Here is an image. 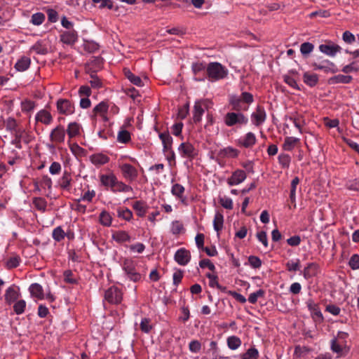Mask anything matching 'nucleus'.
<instances>
[{
  "label": "nucleus",
  "instance_id": "obj_1",
  "mask_svg": "<svg viewBox=\"0 0 359 359\" xmlns=\"http://www.w3.org/2000/svg\"><path fill=\"white\" fill-rule=\"evenodd\" d=\"M228 75V69L219 62H210L207 66V79L216 81L224 79Z\"/></svg>",
  "mask_w": 359,
  "mask_h": 359
},
{
  "label": "nucleus",
  "instance_id": "obj_2",
  "mask_svg": "<svg viewBox=\"0 0 359 359\" xmlns=\"http://www.w3.org/2000/svg\"><path fill=\"white\" fill-rule=\"evenodd\" d=\"M224 122L228 127L246 126L248 118L242 112L230 111L224 116Z\"/></svg>",
  "mask_w": 359,
  "mask_h": 359
},
{
  "label": "nucleus",
  "instance_id": "obj_3",
  "mask_svg": "<svg viewBox=\"0 0 359 359\" xmlns=\"http://www.w3.org/2000/svg\"><path fill=\"white\" fill-rule=\"evenodd\" d=\"M123 178L129 182L135 181L138 177L137 169L131 164L125 163L119 165Z\"/></svg>",
  "mask_w": 359,
  "mask_h": 359
},
{
  "label": "nucleus",
  "instance_id": "obj_4",
  "mask_svg": "<svg viewBox=\"0 0 359 359\" xmlns=\"http://www.w3.org/2000/svg\"><path fill=\"white\" fill-rule=\"evenodd\" d=\"M122 267L129 278L134 282H137L141 278V275L135 270V263L131 259H124Z\"/></svg>",
  "mask_w": 359,
  "mask_h": 359
},
{
  "label": "nucleus",
  "instance_id": "obj_5",
  "mask_svg": "<svg viewBox=\"0 0 359 359\" xmlns=\"http://www.w3.org/2000/svg\"><path fill=\"white\" fill-rule=\"evenodd\" d=\"M191 70L195 81H204L207 79V67L203 62L192 63Z\"/></svg>",
  "mask_w": 359,
  "mask_h": 359
},
{
  "label": "nucleus",
  "instance_id": "obj_6",
  "mask_svg": "<svg viewBox=\"0 0 359 359\" xmlns=\"http://www.w3.org/2000/svg\"><path fill=\"white\" fill-rule=\"evenodd\" d=\"M319 50L328 56L334 57L337 53L341 52V48L334 42L328 41L323 44H320L319 46Z\"/></svg>",
  "mask_w": 359,
  "mask_h": 359
},
{
  "label": "nucleus",
  "instance_id": "obj_7",
  "mask_svg": "<svg viewBox=\"0 0 359 359\" xmlns=\"http://www.w3.org/2000/svg\"><path fill=\"white\" fill-rule=\"evenodd\" d=\"M66 131L64 126L58 125L53 129L50 133V140L55 144H61L65 142Z\"/></svg>",
  "mask_w": 359,
  "mask_h": 359
},
{
  "label": "nucleus",
  "instance_id": "obj_8",
  "mask_svg": "<svg viewBox=\"0 0 359 359\" xmlns=\"http://www.w3.org/2000/svg\"><path fill=\"white\" fill-rule=\"evenodd\" d=\"M57 111L65 115L72 114L74 111V107L67 99H59L56 103Z\"/></svg>",
  "mask_w": 359,
  "mask_h": 359
},
{
  "label": "nucleus",
  "instance_id": "obj_9",
  "mask_svg": "<svg viewBox=\"0 0 359 359\" xmlns=\"http://www.w3.org/2000/svg\"><path fill=\"white\" fill-rule=\"evenodd\" d=\"M178 150L182 157L194 158L197 156L195 147L189 142H182L178 147Z\"/></svg>",
  "mask_w": 359,
  "mask_h": 359
},
{
  "label": "nucleus",
  "instance_id": "obj_10",
  "mask_svg": "<svg viewBox=\"0 0 359 359\" xmlns=\"http://www.w3.org/2000/svg\"><path fill=\"white\" fill-rule=\"evenodd\" d=\"M174 259L178 264L186 266L190 262L191 252L184 248H180L176 251Z\"/></svg>",
  "mask_w": 359,
  "mask_h": 359
},
{
  "label": "nucleus",
  "instance_id": "obj_11",
  "mask_svg": "<svg viewBox=\"0 0 359 359\" xmlns=\"http://www.w3.org/2000/svg\"><path fill=\"white\" fill-rule=\"evenodd\" d=\"M266 118V114L262 106L258 105L251 114V121L255 126H261Z\"/></svg>",
  "mask_w": 359,
  "mask_h": 359
},
{
  "label": "nucleus",
  "instance_id": "obj_12",
  "mask_svg": "<svg viewBox=\"0 0 359 359\" xmlns=\"http://www.w3.org/2000/svg\"><path fill=\"white\" fill-rule=\"evenodd\" d=\"M257 142V137L252 132H248L238 140V145L245 149L252 148Z\"/></svg>",
  "mask_w": 359,
  "mask_h": 359
},
{
  "label": "nucleus",
  "instance_id": "obj_13",
  "mask_svg": "<svg viewBox=\"0 0 359 359\" xmlns=\"http://www.w3.org/2000/svg\"><path fill=\"white\" fill-rule=\"evenodd\" d=\"M247 177L246 172L241 169L236 170L230 177L227 179L229 186H235L242 183Z\"/></svg>",
  "mask_w": 359,
  "mask_h": 359
},
{
  "label": "nucleus",
  "instance_id": "obj_14",
  "mask_svg": "<svg viewBox=\"0 0 359 359\" xmlns=\"http://www.w3.org/2000/svg\"><path fill=\"white\" fill-rule=\"evenodd\" d=\"M53 121V118L51 114L46 109H43L39 111L35 116L36 125L39 123H41L46 126H48Z\"/></svg>",
  "mask_w": 359,
  "mask_h": 359
},
{
  "label": "nucleus",
  "instance_id": "obj_15",
  "mask_svg": "<svg viewBox=\"0 0 359 359\" xmlns=\"http://www.w3.org/2000/svg\"><path fill=\"white\" fill-rule=\"evenodd\" d=\"M60 36V41L67 45H73L78 40V34L74 29L62 32Z\"/></svg>",
  "mask_w": 359,
  "mask_h": 359
},
{
  "label": "nucleus",
  "instance_id": "obj_16",
  "mask_svg": "<svg viewBox=\"0 0 359 359\" xmlns=\"http://www.w3.org/2000/svg\"><path fill=\"white\" fill-rule=\"evenodd\" d=\"M72 177L71 173L65 170L62 176L58 180L57 183L62 190L70 191L72 189Z\"/></svg>",
  "mask_w": 359,
  "mask_h": 359
},
{
  "label": "nucleus",
  "instance_id": "obj_17",
  "mask_svg": "<svg viewBox=\"0 0 359 359\" xmlns=\"http://www.w3.org/2000/svg\"><path fill=\"white\" fill-rule=\"evenodd\" d=\"M203 105H205V102L201 100L196 101L194 103L193 109V121L195 123H199L202 119V116L205 111L204 108L203 107Z\"/></svg>",
  "mask_w": 359,
  "mask_h": 359
},
{
  "label": "nucleus",
  "instance_id": "obj_18",
  "mask_svg": "<svg viewBox=\"0 0 359 359\" xmlns=\"http://www.w3.org/2000/svg\"><path fill=\"white\" fill-rule=\"evenodd\" d=\"M100 182L102 185L107 188H110L111 191L114 189V187L116 180V176L114 173L103 174L100 176Z\"/></svg>",
  "mask_w": 359,
  "mask_h": 359
},
{
  "label": "nucleus",
  "instance_id": "obj_19",
  "mask_svg": "<svg viewBox=\"0 0 359 359\" xmlns=\"http://www.w3.org/2000/svg\"><path fill=\"white\" fill-rule=\"evenodd\" d=\"M123 299L122 293H104L103 304L106 307V304H118Z\"/></svg>",
  "mask_w": 359,
  "mask_h": 359
},
{
  "label": "nucleus",
  "instance_id": "obj_20",
  "mask_svg": "<svg viewBox=\"0 0 359 359\" xmlns=\"http://www.w3.org/2000/svg\"><path fill=\"white\" fill-rule=\"evenodd\" d=\"M63 281L65 283L69 285H74L78 284L79 278L76 272L67 269L63 271Z\"/></svg>",
  "mask_w": 359,
  "mask_h": 359
},
{
  "label": "nucleus",
  "instance_id": "obj_21",
  "mask_svg": "<svg viewBox=\"0 0 359 359\" xmlns=\"http://www.w3.org/2000/svg\"><path fill=\"white\" fill-rule=\"evenodd\" d=\"M230 104L232 107V109L236 112H241L242 111H247L248 106L239 99L238 96H232L230 98Z\"/></svg>",
  "mask_w": 359,
  "mask_h": 359
},
{
  "label": "nucleus",
  "instance_id": "obj_22",
  "mask_svg": "<svg viewBox=\"0 0 359 359\" xmlns=\"http://www.w3.org/2000/svg\"><path fill=\"white\" fill-rule=\"evenodd\" d=\"M319 272V265L317 263L311 262L307 264L303 271V276L308 279L316 276Z\"/></svg>",
  "mask_w": 359,
  "mask_h": 359
},
{
  "label": "nucleus",
  "instance_id": "obj_23",
  "mask_svg": "<svg viewBox=\"0 0 359 359\" xmlns=\"http://www.w3.org/2000/svg\"><path fill=\"white\" fill-rule=\"evenodd\" d=\"M159 138L162 142L163 147V151L165 154L168 151L172 150V137L170 135V134L168 132L161 133L159 134Z\"/></svg>",
  "mask_w": 359,
  "mask_h": 359
},
{
  "label": "nucleus",
  "instance_id": "obj_24",
  "mask_svg": "<svg viewBox=\"0 0 359 359\" xmlns=\"http://www.w3.org/2000/svg\"><path fill=\"white\" fill-rule=\"evenodd\" d=\"M133 208L138 217H143L147 212L149 206L143 201H137L133 204Z\"/></svg>",
  "mask_w": 359,
  "mask_h": 359
},
{
  "label": "nucleus",
  "instance_id": "obj_25",
  "mask_svg": "<svg viewBox=\"0 0 359 359\" xmlns=\"http://www.w3.org/2000/svg\"><path fill=\"white\" fill-rule=\"evenodd\" d=\"M90 160L95 166H100L107 163L109 161V158L105 154L98 153L91 155Z\"/></svg>",
  "mask_w": 359,
  "mask_h": 359
},
{
  "label": "nucleus",
  "instance_id": "obj_26",
  "mask_svg": "<svg viewBox=\"0 0 359 359\" xmlns=\"http://www.w3.org/2000/svg\"><path fill=\"white\" fill-rule=\"evenodd\" d=\"M109 108V104L106 101H102L97 104L92 111V118H95L97 115L107 114Z\"/></svg>",
  "mask_w": 359,
  "mask_h": 359
},
{
  "label": "nucleus",
  "instance_id": "obj_27",
  "mask_svg": "<svg viewBox=\"0 0 359 359\" xmlns=\"http://www.w3.org/2000/svg\"><path fill=\"white\" fill-rule=\"evenodd\" d=\"M312 67L314 70H323L325 72H328L332 70L334 65L328 60H324L319 63L313 62Z\"/></svg>",
  "mask_w": 359,
  "mask_h": 359
},
{
  "label": "nucleus",
  "instance_id": "obj_28",
  "mask_svg": "<svg viewBox=\"0 0 359 359\" xmlns=\"http://www.w3.org/2000/svg\"><path fill=\"white\" fill-rule=\"evenodd\" d=\"M123 73H124L126 78H127L130 81V83H132L133 84H134L137 86H139V87L144 86V82L141 79V78L138 76L135 75L133 73H132L129 69L124 68Z\"/></svg>",
  "mask_w": 359,
  "mask_h": 359
},
{
  "label": "nucleus",
  "instance_id": "obj_29",
  "mask_svg": "<svg viewBox=\"0 0 359 359\" xmlns=\"http://www.w3.org/2000/svg\"><path fill=\"white\" fill-rule=\"evenodd\" d=\"M81 127L76 122L69 123L67 126V133L69 138H73L80 135Z\"/></svg>",
  "mask_w": 359,
  "mask_h": 359
},
{
  "label": "nucleus",
  "instance_id": "obj_30",
  "mask_svg": "<svg viewBox=\"0 0 359 359\" xmlns=\"http://www.w3.org/2000/svg\"><path fill=\"white\" fill-rule=\"evenodd\" d=\"M112 238L117 243H121L130 241V236L125 231H116L112 234Z\"/></svg>",
  "mask_w": 359,
  "mask_h": 359
},
{
  "label": "nucleus",
  "instance_id": "obj_31",
  "mask_svg": "<svg viewBox=\"0 0 359 359\" xmlns=\"http://www.w3.org/2000/svg\"><path fill=\"white\" fill-rule=\"evenodd\" d=\"M31 60L29 57L22 56L15 65V68L19 72L26 71L30 66Z\"/></svg>",
  "mask_w": 359,
  "mask_h": 359
},
{
  "label": "nucleus",
  "instance_id": "obj_32",
  "mask_svg": "<svg viewBox=\"0 0 359 359\" xmlns=\"http://www.w3.org/2000/svg\"><path fill=\"white\" fill-rule=\"evenodd\" d=\"M299 183V179L297 177L293 178L291 182L290 192V200L294 208L296 207V189Z\"/></svg>",
  "mask_w": 359,
  "mask_h": 359
},
{
  "label": "nucleus",
  "instance_id": "obj_33",
  "mask_svg": "<svg viewBox=\"0 0 359 359\" xmlns=\"http://www.w3.org/2000/svg\"><path fill=\"white\" fill-rule=\"evenodd\" d=\"M303 81L307 86L313 87L318 82V76L316 74L305 72L303 75Z\"/></svg>",
  "mask_w": 359,
  "mask_h": 359
},
{
  "label": "nucleus",
  "instance_id": "obj_34",
  "mask_svg": "<svg viewBox=\"0 0 359 359\" xmlns=\"http://www.w3.org/2000/svg\"><path fill=\"white\" fill-rule=\"evenodd\" d=\"M133 189L132 187L128 185L123 182L122 181L116 180L115 185L114 187V189L111 190L112 192H130L133 191Z\"/></svg>",
  "mask_w": 359,
  "mask_h": 359
},
{
  "label": "nucleus",
  "instance_id": "obj_35",
  "mask_svg": "<svg viewBox=\"0 0 359 359\" xmlns=\"http://www.w3.org/2000/svg\"><path fill=\"white\" fill-rule=\"evenodd\" d=\"M224 224V216L221 212H216L213 219L214 229L219 233L222 229Z\"/></svg>",
  "mask_w": 359,
  "mask_h": 359
},
{
  "label": "nucleus",
  "instance_id": "obj_36",
  "mask_svg": "<svg viewBox=\"0 0 359 359\" xmlns=\"http://www.w3.org/2000/svg\"><path fill=\"white\" fill-rule=\"evenodd\" d=\"M299 140L294 137H286L283 144V148L285 151H292Z\"/></svg>",
  "mask_w": 359,
  "mask_h": 359
},
{
  "label": "nucleus",
  "instance_id": "obj_37",
  "mask_svg": "<svg viewBox=\"0 0 359 359\" xmlns=\"http://www.w3.org/2000/svg\"><path fill=\"white\" fill-rule=\"evenodd\" d=\"M99 219L100 224L104 226H109L111 224L112 217L109 212L106 210L101 212Z\"/></svg>",
  "mask_w": 359,
  "mask_h": 359
},
{
  "label": "nucleus",
  "instance_id": "obj_38",
  "mask_svg": "<svg viewBox=\"0 0 359 359\" xmlns=\"http://www.w3.org/2000/svg\"><path fill=\"white\" fill-rule=\"evenodd\" d=\"M117 216L126 221H130L133 218V212L128 208L117 209Z\"/></svg>",
  "mask_w": 359,
  "mask_h": 359
},
{
  "label": "nucleus",
  "instance_id": "obj_39",
  "mask_svg": "<svg viewBox=\"0 0 359 359\" xmlns=\"http://www.w3.org/2000/svg\"><path fill=\"white\" fill-rule=\"evenodd\" d=\"M351 80V76L338 74L330 79V83H348Z\"/></svg>",
  "mask_w": 359,
  "mask_h": 359
},
{
  "label": "nucleus",
  "instance_id": "obj_40",
  "mask_svg": "<svg viewBox=\"0 0 359 359\" xmlns=\"http://www.w3.org/2000/svg\"><path fill=\"white\" fill-rule=\"evenodd\" d=\"M278 163L283 168H288L291 162V157L289 154L282 153L278 156Z\"/></svg>",
  "mask_w": 359,
  "mask_h": 359
},
{
  "label": "nucleus",
  "instance_id": "obj_41",
  "mask_svg": "<svg viewBox=\"0 0 359 359\" xmlns=\"http://www.w3.org/2000/svg\"><path fill=\"white\" fill-rule=\"evenodd\" d=\"M286 269L288 271L296 272L300 270V260L296 259L295 260H289L285 264Z\"/></svg>",
  "mask_w": 359,
  "mask_h": 359
},
{
  "label": "nucleus",
  "instance_id": "obj_42",
  "mask_svg": "<svg viewBox=\"0 0 359 359\" xmlns=\"http://www.w3.org/2000/svg\"><path fill=\"white\" fill-rule=\"evenodd\" d=\"M228 347L231 350L237 349L241 345V340L236 336H231L227 339Z\"/></svg>",
  "mask_w": 359,
  "mask_h": 359
},
{
  "label": "nucleus",
  "instance_id": "obj_43",
  "mask_svg": "<svg viewBox=\"0 0 359 359\" xmlns=\"http://www.w3.org/2000/svg\"><path fill=\"white\" fill-rule=\"evenodd\" d=\"M45 18L46 17L43 13H36L32 15L30 23L36 26H39L44 22Z\"/></svg>",
  "mask_w": 359,
  "mask_h": 359
},
{
  "label": "nucleus",
  "instance_id": "obj_44",
  "mask_svg": "<svg viewBox=\"0 0 359 359\" xmlns=\"http://www.w3.org/2000/svg\"><path fill=\"white\" fill-rule=\"evenodd\" d=\"M52 237L55 241L60 242L65 238V233L61 226H57L53 231Z\"/></svg>",
  "mask_w": 359,
  "mask_h": 359
},
{
  "label": "nucleus",
  "instance_id": "obj_45",
  "mask_svg": "<svg viewBox=\"0 0 359 359\" xmlns=\"http://www.w3.org/2000/svg\"><path fill=\"white\" fill-rule=\"evenodd\" d=\"M6 129L8 131H10L11 133L15 132V130H18V125L17 123L16 120L13 117L8 118L6 121Z\"/></svg>",
  "mask_w": 359,
  "mask_h": 359
},
{
  "label": "nucleus",
  "instance_id": "obj_46",
  "mask_svg": "<svg viewBox=\"0 0 359 359\" xmlns=\"http://www.w3.org/2000/svg\"><path fill=\"white\" fill-rule=\"evenodd\" d=\"M239 151L231 147L224 148L221 151L220 154L222 156L229 157V158H236L238 156Z\"/></svg>",
  "mask_w": 359,
  "mask_h": 359
},
{
  "label": "nucleus",
  "instance_id": "obj_47",
  "mask_svg": "<svg viewBox=\"0 0 359 359\" xmlns=\"http://www.w3.org/2000/svg\"><path fill=\"white\" fill-rule=\"evenodd\" d=\"M88 72L90 74L91 80L90 81V83L92 88H100L102 87V83L101 80L96 76L95 71L88 70Z\"/></svg>",
  "mask_w": 359,
  "mask_h": 359
},
{
  "label": "nucleus",
  "instance_id": "obj_48",
  "mask_svg": "<svg viewBox=\"0 0 359 359\" xmlns=\"http://www.w3.org/2000/svg\"><path fill=\"white\" fill-rule=\"evenodd\" d=\"M33 204L38 210L45 212L46 210L47 202L43 198H35Z\"/></svg>",
  "mask_w": 359,
  "mask_h": 359
},
{
  "label": "nucleus",
  "instance_id": "obj_49",
  "mask_svg": "<svg viewBox=\"0 0 359 359\" xmlns=\"http://www.w3.org/2000/svg\"><path fill=\"white\" fill-rule=\"evenodd\" d=\"M258 357L259 352L255 347H251L241 355L242 359H257Z\"/></svg>",
  "mask_w": 359,
  "mask_h": 359
},
{
  "label": "nucleus",
  "instance_id": "obj_50",
  "mask_svg": "<svg viewBox=\"0 0 359 359\" xmlns=\"http://www.w3.org/2000/svg\"><path fill=\"white\" fill-rule=\"evenodd\" d=\"M184 192V187L180 184H175L171 189V193L178 198H182Z\"/></svg>",
  "mask_w": 359,
  "mask_h": 359
},
{
  "label": "nucleus",
  "instance_id": "obj_51",
  "mask_svg": "<svg viewBox=\"0 0 359 359\" xmlns=\"http://www.w3.org/2000/svg\"><path fill=\"white\" fill-rule=\"evenodd\" d=\"M313 49L314 46L309 42H304L300 46V52L305 57L308 56Z\"/></svg>",
  "mask_w": 359,
  "mask_h": 359
},
{
  "label": "nucleus",
  "instance_id": "obj_52",
  "mask_svg": "<svg viewBox=\"0 0 359 359\" xmlns=\"http://www.w3.org/2000/svg\"><path fill=\"white\" fill-rule=\"evenodd\" d=\"M130 134L126 130H122L118 132L117 135L118 142L123 144L128 143L130 140Z\"/></svg>",
  "mask_w": 359,
  "mask_h": 359
},
{
  "label": "nucleus",
  "instance_id": "obj_53",
  "mask_svg": "<svg viewBox=\"0 0 359 359\" xmlns=\"http://www.w3.org/2000/svg\"><path fill=\"white\" fill-rule=\"evenodd\" d=\"M20 262V257L18 255H15L13 257H11L8 258L6 261V266L8 269H13L16 268Z\"/></svg>",
  "mask_w": 359,
  "mask_h": 359
},
{
  "label": "nucleus",
  "instance_id": "obj_54",
  "mask_svg": "<svg viewBox=\"0 0 359 359\" xmlns=\"http://www.w3.org/2000/svg\"><path fill=\"white\" fill-rule=\"evenodd\" d=\"M219 202L223 208H224L227 210L233 209V201L229 197H227V196L220 197L219 199Z\"/></svg>",
  "mask_w": 359,
  "mask_h": 359
},
{
  "label": "nucleus",
  "instance_id": "obj_55",
  "mask_svg": "<svg viewBox=\"0 0 359 359\" xmlns=\"http://www.w3.org/2000/svg\"><path fill=\"white\" fill-rule=\"evenodd\" d=\"M32 50L37 54L45 55L48 53L47 48L44 46L41 42H36L32 47Z\"/></svg>",
  "mask_w": 359,
  "mask_h": 359
},
{
  "label": "nucleus",
  "instance_id": "obj_56",
  "mask_svg": "<svg viewBox=\"0 0 359 359\" xmlns=\"http://www.w3.org/2000/svg\"><path fill=\"white\" fill-rule=\"evenodd\" d=\"M26 302L24 300L18 301L13 306V310L18 315L22 314L25 309Z\"/></svg>",
  "mask_w": 359,
  "mask_h": 359
},
{
  "label": "nucleus",
  "instance_id": "obj_57",
  "mask_svg": "<svg viewBox=\"0 0 359 359\" xmlns=\"http://www.w3.org/2000/svg\"><path fill=\"white\" fill-rule=\"evenodd\" d=\"M238 97H239L240 100H241L243 102H244L248 106V104L252 103L254 101L253 95L248 92H243L241 94V95Z\"/></svg>",
  "mask_w": 359,
  "mask_h": 359
},
{
  "label": "nucleus",
  "instance_id": "obj_58",
  "mask_svg": "<svg viewBox=\"0 0 359 359\" xmlns=\"http://www.w3.org/2000/svg\"><path fill=\"white\" fill-rule=\"evenodd\" d=\"M150 319L147 318L142 319L140 323V329L142 332L149 333L151 331L152 326L150 324Z\"/></svg>",
  "mask_w": 359,
  "mask_h": 359
},
{
  "label": "nucleus",
  "instance_id": "obj_59",
  "mask_svg": "<svg viewBox=\"0 0 359 359\" xmlns=\"http://www.w3.org/2000/svg\"><path fill=\"white\" fill-rule=\"evenodd\" d=\"M184 229L183 224L179 221H174L172 223L171 231L173 234H180Z\"/></svg>",
  "mask_w": 359,
  "mask_h": 359
},
{
  "label": "nucleus",
  "instance_id": "obj_60",
  "mask_svg": "<svg viewBox=\"0 0 359 359\" xmlns=\"http://www.w3.org/2000/svg\"><path fill=\"white\" fill-rule=\"evenodd\" d=\"M84 49L89 53H94L99 49V45L93 41H87L84 45Z\"/></svg>",
  "mask_w": 359,
  "mask_h": 359
},
{
  "label": "nucleus",
  "instance_id": "obj_61",
  "mask_svg": "<svg viewBox=\"0 0 359 359\" xmlns=\"http://www.w3.org/2000/svg\"><path fill=\"white\" fill-rule=\"evenodd\" d=\"M248 262L250 264V266L254 269H258L262 265V261L261 259L256 256H250L248 257Z\"/></svg>",
  "mask_w": 359,
  "mask_h": 359
},
{
  "label": "nucleus",
  "instance_id": "obj_62",
  "mask_svg": "<svg viewBox=\"0 0 359 359\" xmlns=\"http://www.w3.org/2000/svg\"><path fill=\"white\" fill-rule=\"evenodd\" d=\"M34 107L35 103L33 101L27 100L22 102V110L23 111H31L34 109Z\"/></svg>",
  "mask_w": 359,
  "mask_h": 359
},
{
  "label": "nucleus",
  "instance_id": "obj_63",
  "mask_svg": "<svg viewBox=\"0 0 359 359\" xmlns=\"http://www.w3.org/2000/svg\"><path fill=\"white\" fill-rule=\"evenodd\" d=\"M348 264L353 270L359 269V255L354 254L350 259Z\"/></svg>",
  "mask_w": 359,
  "mask_h": 359
},
{
  "label": "nucleus",
  "instance_id": "obj_64",
  "mask_svg": "<svg viewBox=\"0 0 359 359\" xmlns=\"http://www.w3.org/2000/svg\"><path fill=\"white\" fill-rule=\"evenodd\" d=\"M283 79H284V81L290 87H292L294 89H297V90L299 89L295 79H294L293 77H292L289 75H284Z\"/></svg>",
  "mask_w": 359,
  "mask_h": 359
}]
</instances>
